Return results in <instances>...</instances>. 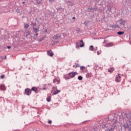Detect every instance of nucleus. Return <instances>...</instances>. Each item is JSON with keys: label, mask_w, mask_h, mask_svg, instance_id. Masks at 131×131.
Masks as SVG:
<instances>
[{"label": "nucleus", "mask_w": 131, "mask_h": 131, "mask_svg": "<svg viewBox=\"0 0 131 131\" xmlns=\"http://www.w3.org/2000/svg\"><path fill=\"white\" fill-rule=\"evenodd\" d=\"M43 86H44V88L42 89V90H46L47 89V85H46V84H44V85H43Z\"/></svg>", "instance_id": "obj_26"}, {"label": "nucleus", "mask_w": 131, "mask_h": 131, "mask_svg": "<svg viewBox=\"0 0 131 131\" xmlns=\"http://www.w3.org/2000/svg\"><path fill=\"white\" fill-rule=\"evenodd\" d=\"M97 54L98 55H99L100 54V53L98 51L97 52Z\"/></svg>", "instance_id": "obj_32"}, {"label": "nucleus", "mask_w": 131, "mask_h": 131, "mask_svg": "<svg viewBox=\"0 0 131 131\" xmlns=\"http://www.w3.org/2000/svg\"><path fill=\"white\" fill-rule=\"evenodd\" d=\"M33 30H34V32H35V33H37L39 31V30L38 28H33Z\"/></svg>", "instance_id": "obj_15"}, {"label": "nucleus", "mask_w": 131, "mask_h": 131, "mask_svg": "<svg viewBox=\"0 0 131 131\" xmlns=\"http://www.w3.org/2000/svg\"><path fill=\"white\" fill-rule=\"evenodd\" d=\"M52 121L51 120H48V123H49V124H51L52 123Z\"/></svg>", "instance_id": "obj_29"}, {"label": "nucleus", "mask_w": 131, "mask_h": 131, "mask_svg": "<svg viewBox=\"0 0 131 131\" xmlns=\"http://www.w3.org/2000/svg\"><path fill=\"white\" fill-rule=\"evenodd\" d=\"M34 91L35 92H36V93H37V91H38V88L37 87H33L32 88V89H31V91Z\"/></svg>", "instance_id": "obj_13"}, {"label": "nucleus", "mask_w": 131, "mask_h": 131, "mask_svg": "<svg viewBox=\"0 0 131 131\" xmlns=\"http://www.w3.org/2000/svg\"><path fill=\"white\" fill-rule=\"evenodd\" d=\"M123 126L125 128H128L129 127V124L128 123H124L123 124Z\"/></svg>", "instance_id": "obj_21"}, {"label": "nucleus", "mask_w": 131, "mask_h": 131, "mask_svg": "<svg viewBox=\"0 0 131 131\" xmlns=\"http://www.w3.org/2000/svg\"><path fill=\"white\" fill-rule=\"evenodd\" d=\"M122 75L121 74H118L116 75L115 77V81L116 82H120L122 80Z\"/></svg>", "instance_id": "obj_3"}, {"label": "nucleus", "mask_w": 131, "mask_h": 131, "mask_svg": "<svg viewBox=\"0 0 131 131\" xmlns=\"http://www.w3.org/2000/svg\"><path fill=\"white\" fill-rule=\"evenodd\" d=\"M31 90H30V89H26V90H25V94H26V95L29 96L31 94Z\"/></svg>", "instance_id": "obj_6"}, {"label": "nucleus", "mask_w": 131, "mask_h": 131, "mask_svg": "<svg viewBox=\"0 0 131 131\" xmlns=\"http://www.w3.org/2000/svg\"><path fill=\"white\" fill-rule=\"evenodd\" d=\"M56 10H57V11H60V10H61L62 12H63V11H64V9L62 8H61V7H59V8H56Z\"/></svg>", "instance_id": "obj_18"}, {"label": "nucleus", "mask_w": 131, "mask_h": 131, "mask_svg": "<svg viewBox=\"0 0 131 131\" xmlns=\"http://www.w3.org/2000/svg\"><path fill=\"white\" fill-rule=\"evenodd\" d=\"M111 27H112V28H114V29H116V28H120V26L119 25H118V24L116 23V25L112 26Z\"/></svg>", "instance_id": "obj_12"}, {"label": "nucleus", "mask_w": 131, "mask_h": 131, "mask_svg": "<svg viewBox=\"0 0 131 131\" xmlns=\"http://www.w3.org/2000/svg\"><path fill=\"white\" fill-rule=\"evenodd\" d=\"M130 130L131 131V127H130Z\"/></svg>", "instance_id": "obj_45"}, {"label": "nucleus", "mask_w": 131, "mask_h": 131, "mask_svg": "<svg viewBox=\"0 0 131 131\" xmlns=\"http://www.w3.org/2000/svg\"><path fill=\"white\" fill-rule=\"evenodd\" d=\"M85 69H86V68L84 66H81V67H80V69L81 71H83V70H84Z\"/></svg>", "instance_id": "obj_23"}, {"label": "nucleus", "mask_w": 131, "mask_h": 131, "mask_svg": "<svg viewBox=\"0 0 131 131\" xmlns=\"http://www.w3.org/2000/svg\"><path fill=\"white\" fill-rule=\"evenodd\" d=\"M78 79L79 80H82L83 79V77H82V76H79L78 77Z\"/></svg>", "instance_id": "obj_25"}, {"label": "nucleus", "mask_w": 131, "mask_h": 131, "mask_svg": "<svg viewBox=\"0 0 131 131\" xmlns=\"http://www.w3.org/2000/svg\"><path fill=\"white\" fill-rule=\"evenodd\" d=\"M79 42L82 43L81 45H80L79 47H83L84 46V43L83 42V40H80Z\"/></svg>", "instance_id": "obj_16"}, {"label": "nucleus", "mask_w": 131, "mask_h": 131, "mask_svg": "<svg viewBox=\"0 0 131 131\" xmlns=\"http://www.w3.org/2000/svg\"><path fill=\"white\" fill-rule=\"evenodd\" d=\"M124 33H125V32H121V31H119L117 33V34L119 35H122L123 34H124Z\"/></svg>", "instance_id": "obj_20"}, {"label": "nucleus", "mask_w": 131, "mask_h": 131, "mask_svg": "<svg viewBox=\"0 0 131 131\" xmlns=\"http://www.w3.org/2000/svg\"><path fill=\"white\" fill-rule=\"evenodd\" d=\"M76 48H77V46H76Z\"/></svg>", "instance_id": "obj_46"}, {"label": "nucleus", "mask_w": 131, "mask_h": 131, "mask_svg": "<svg viewBox=\"0 0 131 131\" xmlns=\"http://www.w3.org/2000/svg\"><path fill=\"white\" fill-rule=\"evenodd\" d=\"M23 60H25V58H23Z\"/></svg>", "instance_id": "obj_35"}, {"label": "nucleus", "mask_w": 131, "mask_h": 131, "mask_svg": "<svg viewBox=\"0 0 131 131\" xmlns=\"http://www.w3.org/2000/svg\"><path fill=\"white\" fill-rule=\"evenodd\" d=\"M1 78L2 79H4V78H5V75H1Z\"/></svg>", "instance_id": "obj_28"}, {"label": "nucleus", "mask_w": 131, "mask_h": 131, "mask_svg": "<svg viewBox=\"0 0 131 131\" xmlns=\"http://www.w3.org/2000/svg\"><path fill=\"white\" fill-rule=\"evenodd\" d=\"M129 44L131 45V41H130V42H129Z\"/></svg>", "instance_id": "obj_42"}, {"label": "nucleus", "mask_w": 131, "mask_h": 131, "mask_svg": "<svg viewBox=\"0 0 131 131\" xmlns=\"http://www.w3.org/2000/svg\"><path fill=\"white\" fill-rule=\"evenodd\" d=\"M52 91L53 92V95H57L61 92L60 90H58L57 88L55 87L52 88Z\"/></svg>", "instance_id": "obj_4"}, {"label": "nucleus", "mask_w": 131, "mask_h": 131, "mask_svg": "<svg viewBox=\"0 0 131 131\" xmlns=\"http://www.w3.org/2000/svg\"><path fill=\"white\" fill-rule=\"evenodd\" d=\"M30 34L29 32H28V35H29Z\"/></svg>", "instance_id": "obj_36"}, {"label": "nucleus", "mask_w": 131, "mask_h": 131, "mask_svg": "<svg viewBox=\"0 0 131 131\" xmlns=\"http://www.w3.org/2000/svg\"><path fill=\"white\" fill-rule=\"evenodd\" d=\"M46 32H47V30H46Z\"/></svg>", "instance_id": "obj_43"}, {"label": "nucleus", "mask_w": 131, "mask_h": 131, "mask_svg": "<svg viewBox=\"0 0 131 131\" xmlns=\"http://www.w3.org/2000/svg\"><path fill=\"white\" fill-rule=\"evenodd\" d=\"M23 4H25V2H23Z\"/></svg>", "instance_id": "obj_39"}, {"label": "nucleus", "mask_w": 131, "mask_h": 131, "mask_svg": "<svg viewBox=\"0 0 131 131\" xmlns=\"http://www.w3.org/2000/svg\"><path fill=\"white\" fill-rule=\"evenodd\" d=\"M53 82L54 83L59 84L60 83V80L59 78H55L53 80Z\"/></svg>", "instance_id": "obj_7"}, {"label": "nucleus", "mask_w": 131, "mask_h": 131, "mask_svg": "<svg viewBox=\"0 0 131 131\" xmlns=\"http://www.w3.org/2000/svg\"><path fill=\"white\" fill-rule=\"evenodd\" d=\"M114 45V44L113 42H110V43H107V44L105 45L104 46V47H112Z\"/></svg>", "instance_id": "obj_9"}, {"label": "nucleus", "mask_w": 131, "mask_h": 131, "mask_svg": "<svg viewBox=\"0 0 131 131\" xmlns=\"http://www.w3.org/2000/svg\"><path fill=\"white\" fill-rule=\"evenodd\" d=\"M110 130H113V129H112V128H111Z\"/></svg>", "instance_id": "obj_40"}, {"label": "nucleus", "mask_w": 131, "mask_h": 131, "mask_svg": "<svg viewBox=\"0 0 131 131\" xmlns=\"http://www.w3.org/2000/svg\"><path fill=\"white\" fill-rule=\"evenodd\" d=\"M92 76H93V74L91 73H88L86 75V78H87L92 77Z\"/></svg>", "instance_id": "obj_14"}, {"label": "nucleus", "mask_w": 131, "mask_h": 131, "mask_svg": "<svg viewBox=\"0 0 131 131\" xmlns=\"http://www.w3.org/2000/svg\"><path fill=\"white\" fill-rule=\"evenodd\" d=\"M41 2L39 0H36V4L39 5Z\"/></svg>", "instance_id": "obj_24"}, {"label": "nucleus", "mask_w": 131, "mask_h": 131, "mask_svg": "<svg viewBox=\"0 0 131 131\" xmlns=\"http://www.w3.org/2000/svg\"><path fill=\"white\" fill-rule=\"evenodd\" d=\"M118 23L119 24L120 26H124L125 25V24L127 23V21H126L125 20L121 19L117 21V24H118Z\"/></svg>", "instance_id": "obj_2"}, {"label": "nucleus", "mask_w": 131, "mask_h": 131, "mask_svg": "<svg viewBox=\"0 0 131 131\" xmlns=\"http://www.w3.org/2000/svg\"><path fill=\"white\" fill-rule=\"evenodd\" d=\"M72 19H75V17H73L72 18Z\"/></svg>", "instance_id": "obj_34"}, {"label": "nucleus", "mask_w": 131, "mask_h": 131, "mask_svg": "<svg viewBox=\"0 0 131 131\" xmlns=\"http://www.w3.org/2000/svg\"><path fill=\"white\" fill-rule=\"evenodd\" d=\"M107 10H108L109 12H111V11H112V8H111V7H108Z\"/></svg>", "instance_id": "obj_27"}, {"label": "nucleus", "mask_w": 131, "mask_h": 131, "mask_svg": "<svg viewBox=\"0 0 131 131\" xmlns=\"http://www.w3.org/2000/svg\"><path fill=\"white\" fill-rule=\"evenodd\" d=\"M53 39L54 40L61 39V36L60 34H58L57 35H54L53 37Z\"/></svg>", "instance_id": "obj_5"}, {"label": "nucleus", "mask_w": 131, "mask_h": 131, "mask_svg": "<svg viewBox=\"0 0 131 131\" xmlns=\"http://www.w3.org/2000/svg\"><path fill=\"white\" fill-rule=\"evenodd\" d=\"M107 42V40H104V43H105V42Z\"/></svg>", "instance_id": "obj_33"}, {"label": "nucleus", "mask_w": 131, "mask_h": 131, "mask_svg": "<svg viewBox=\"0 0 131 131\" xmlns=\"http://www.w3.org/2000/svg\"><path fill=\"white\" fill-rule=\"evenodd\" d=\"M114 71V69L113 68H110L108 69V72L110 73H113Z\"/></svg>", "instance_id": "obj_17"}, {"label": "nucleus", "mask_w": 131, "mask_h": 131, "mask_svg": "<svg viewBox=\"0 0 131 131\" xmlns=\"http://www.w3.org/2000/svg\"><path fill=\"white\" fill-rule=\"evenodd\" d=\"M69 3H71V4L72 3H71V2H69Z\"/></svg>", "instance_id": "obj_44"}, {"label": "nucleus", "mask_w": 131, "mask_h": 131, "mask_svg": "<svg viewBox=\"0 0 131 131\" xmlns=\"http://www.w3.org/2000/svg\"><path fill=\"white\" fill-rule=\"evenodd\" d=\"M77 74H78V73L76 72H72L68 73V74L63 75V78L66 80H68L70 79L73 78Z\"/></svg>", "instance_id": "obj_1"}, {"label": "nucleus", "mask_w": 131, "mask_h": 131, "mask_svg": "<svg viewBox=\"0 0 131 131\" xmlns=\"http://www.w3.org/2000/svg\"><path fill=\"white\" fill-rule=\"evenodd\" d=\"M7 58V56H5V57H4V59H6Z\"/></svg>", "instance_id": "obj_38"}, {"label": "nucleus", "mask_w": 131, "mask_h": 131, "mask_svg": "<svg viewBox=\"0 0 131 131\" xmlns=\"http://www.w3.org/2000/svg\"><path fill=\"white\" fill-rule=\"evenodd\" d=\"M51 98H52L51 95L48 94L46 98L47 101L48 102H50L51 101Z\"/></svg>", "instance_id": "obj_8"}, {"label": "nucleus", "mask_w": 131, "mask_h": 131, "mask_svg": "<svg viewBox=\"0 0 131 131\" xmlns=\"http://www.w3.org/2000/svg\"><path fill=\"white\" fill-rule=\"evenodd\" d=\"M75 67V66H73V67L74 68Z\"/></svg>", "instance_id": "obj_41"}, {"label": "nucleus", "mask_w": 131, "mask_h": 131, "mask_svg": "<svg viewBox=\"0 0 131 131\" xmlns=\"http://www.w3.org/2000/svg\"><path fill=\"white\" fill-rule=\"evenodd\" d=\"M38 35V33L36 34V36H37Z\"/></svg>", "instance_id": "obj_37"}, {"label": "nucleus", "mask_w": 131, "mask_h": 131, "mask_svg": "<svg viewBox=\"0 0 131 131\" xmlns=\"http://www.w3.org/2000/svg\"><path fill=\"white\" fill-rule=\"evenodd\" d=\"M0 90L2 91H5L6 90L5 85L4 84H2L0 86Z\"/></svg>", "instance_id": "obj_11"}, {"label": "nucleus", "mask_w": 131, "mask_h": 131, "mask_svg": "<svg viewBox=\"0 0 131 131\" xmlns=\"http://www.w3.org/2000/svg\"><path fill=\"white\" fill-rule=\"evenodd\" d=\"M7 48H8V49H11V47H10V46H7Z\"/></svg>", "instance_id": "obj_31"}, {"label": "nucleus", "mask_w": 131, "mask_h": 131, "mask_svg": "<svg viewBox=\"0 0 131 131\" xmlns=\"http://www.w3.org/2000/svg\"><path fill=\"white\" fill-rule=\"evenodd\" d=\"M30 26L29 25V24H25V25H24V28H25V29H27Z\"/></svg>", "instance_id": "obj_19"}, {"label": "nucleus", "mask_w": 131, "mask_h": 131, "mask_svg": "<svg viewBox=\"0 0 131 131\" xmlns=\"http://www.w3.org/2000/svg\"><path fill=\"white\" fill-rule=\"evenodd\" d=\"M89 50H90V51H93V50H94V46H90Z\"/></svg>", "instance_id": "obj_22"}, {"label": "nucleus", "mask_w": 131, "mask_h": 131, "mask_svg": "<svg viewBox=\"0 0 131 131\" xmlns=\"http://www.w3.org/2000/svg\"><path fill=\"white\" fill-rule=\"evenodd\" d=\"M49 1L50 3H52V2H54L55 0H49Z\"/></svg>", "instance_id": "obj_30"}, {"label": "nucleus", "mask_w": 131, "mask_h": 131, "mask_svg": "<svg viewBox=\"0 0 131 131\" xmlns=\"http://www.w3.org/2000/svg\"><path fill=\"white\" fill-rule=\"evenodd\" d=\"M47 55L50 57H53L54 56V54L52 51H48Z\"/></svg>", "instance_id": "obj_10"}]
</instances>
